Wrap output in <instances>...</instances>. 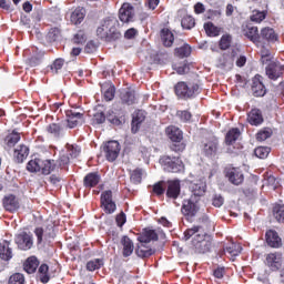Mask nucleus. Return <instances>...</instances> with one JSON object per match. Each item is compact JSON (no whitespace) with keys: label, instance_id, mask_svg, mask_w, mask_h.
<instances>
[{"label":"nucleus","instance_id":"nucleus-13","mask_svg":"<svg viewBox=\"0 0 284 284\" xmlns=\"http://www.w3.org/2000/svg\"><path fill=\"white\" fill-rule=\"evenodd\" d=\"M119 19L122 23H130L134 19V7L130 3H123L119 10Z\"/></svg>","mask_w":284,"mask_h":284},{"label":"nucleus","instance_id":"nucleus-43","mask_svg":"<svg viewBox=\"0 0 284 284\" xmlns=\"http://www.w3.org/2000/svg\"><path fill=\"white\" fill-rule=\"evenodd\" d=\"M102 265H103V260L101 258L91 260L87 263V270H89V272H94L95 270H100Z\"/></svg>","mask_w":284,"mask_h":284},{"label":"nucleus","instance_id":"nucleus-35","mask_svg":"<svg viewBox=\"0 0 284 284\" xmlns=\"http://www.w3.org/2000/svg\"><path fill=\"white\" fill-rule=\"evenodd\" d=\"M37 267H39V260L34 256L29 257L24 263V271L27 274H34Z\"/></svg>","mask_w":284,"mask_h":284},{"label":"nucleus","instance_id":"nucleus-3","mask_svg":"<svg viewBox=\"0 0 284 284\" xmlns=\"http://www.w3.org/2000/svg\"><path fill=\"white\" fill-rule=\"evenodd\" d=\"M57 169V163L54 160H31L27 164L28 172H41V174H52Z\"/></svg>","mask_w":284,"mask_h":284},{"label":"nucleus","instance_id":"nucleus-32","mask_svg":"<svg viewBox=\"0 0 284 284\" xmlns=\"http://www.w3.org/2000/svg\"><path fill=\"white\" fill-rule=\"evenodd\" d=\"M229 181L233 183V185H241L243 183V173L239 169H232L227 173Z\"/></svg>","mask_w":284,"mask_h":284},{"label":"nucleus","instance_id":"nucleus-4","mask_svg":"<svg viewBox=\"0 0 284 284\" xmlns=\"http://www.w3.org/2000/svg\"><path fill=\"white\" fill-rule=\"evenodd\" d=\"M201 93V85L197 83H185L179 82L175 85V94L180 97V99H192V97H196V94Z\"/></svg>","mask_w":284,"mask_h":284},{"label":"nucleus","instance_id":"nucleus-55","mask_svg":"<svg viewBox=\"0 0 284 284\" xmlns=\"http://www.w3.org/2000/svg\"><path fill=\"white\" fill-rule=\"evenodd\" d=\"M105 119L106 121H109V123H112L113 125H121V120L116 118V114L112 110L108 111Z\"/></svg>","mask_w":284,"mask_h":284},{"label":"nucleus","instance_id":"nucleus-64","mask_svg":"<svg viewBox=\"0 0 284 284\" xmlns=\"http://www.w3.org/2000/svg\"><path fill=\"white\" fill-rule=\"evenodd\" d=\"M223 203H224L223 196L215 195L213 197V205H214V207H221L223 205Z\"/></svg>","mask_w":284,"mask_h":284},{"label":"nucleus","instance_id":"nucleus-60","mask_svg":"<svg viewBox=\"0 0 284 284\" xmlns=\"http://www.w3.org/2000/svg\"><path fill=\"white\" fill-rule=\"evenodd\" d=\"M204 30L210 37L216 36V27L212 22L204 23Z\"/></svg>","mask_w":284,"mask_h":284},{"label":"nucleus","instance_id":"nucleus-48","mask_svg":"<svg viewBox=\"0 0 284 284\" xmlns=\"http://www.w3.org/2000/svg\"><path fill=\"white\" fill-rule=\"evenodd\" d=\"M254 154L255 156H257V159H267V156L270 155V148L258 146L255 149Z\"/></svg>","mask_w":284,"mask_h":284},{"label":"nucleus","instance_id":"nucleus-12","mask_svg":"<svg viewBox=\"0 0 284 284\" xmlns=\"http://www.w3.org/2000/svg\"><path fill=\"white\" fill-rule=\"evenodd\" d=\"M67 126L70 129L77 128V125H82V123H84L83 113L78 111H67Z\"/></svg>","mask_w":284,"mask_h":284},{"label":"nucleus","instance_id":"nucleus-19","mask_svg":"<svg viewBox=\"0 0 284 284\" xmlns=\"http://www.w3.org/2000/svg\"><path fill=\"white\" fill-rule=\"evenodd\" d=\"M28 154H30V149L24 144H20L14 150L13 156L17 163H23L28 159Z\"/></svg>","mask_w":284,"mask_h":284},{"label":"nucleus","instance_id":"nucleus-36","mask_svg":"<svg viewBox=\"0 0 284 284\" xmlns=\"http://www.w3.org/2000/svg\"><path fill=\"white\" fill-rule=\"evenodd\" d=\"M99 181H101V176L97 173H89L84 178V186L85 187H94L95 185H99Z\"/></svg>","mask_w":284,"mask_h":284},{"label":"nucleus","instance_id":"nucleus-26","mask_svg":"<svg viewBox=\"0 0 284 284\" xmlns=\"http://www.w3.org/2000/svg\"><path fill=\"white\" fill-rule=\"evenodd\" d=\"M191 192H192V195L191 196H194L195 199H201V196H203V194H205V182L203 181H199L196 183H193L191 184Z\"/></svg>","mask_w":284,"mask_h":284},{"label":"nucleus","instance_id":"nucleus-1","mask_svg":"<svg viewBox=\"0 0 284 284\" xmlns=\"http://www.w3.org/2000/svg\"><path fill=\"white\" fill-rule=\"evenodd\" d=\"M192 236H194L192 243L197 254H205V252H210L212 242L205 240V233L201 232V226H193L184 232V239L186 241H190Z\"/></svg>","mask_w":284,"mask_h":284},{"label":"nucleus","instance_id":"nucleus-16","mask_svg":"<svg viewBox=\"0 0 284 284\" xmlns=\"http://www.w3.org/2000/svg\"><path fill=\"white\" fill-rule=\"evenodd\" d=\"M260 39L268 41V43H276V41H278V34H276V31H274V29L265 27L261 30Z\"/></svg>","mask_w":284,"mask_h":284},{"label":"nucleus","instance_id":"nucleus-54","mask_svg":"<svg viewBox=\"0 0 284 284\" xmlns=\"http://www.w3.org/2000/svg\"><path fill=\"white\" fill-rule=\"evenodd\" d=\"M265 185L271 187V190H276V187H278V180H276L274 175H270L266 180H264L263 187H265Z\"/></svg>","mask_w":284,"mask_h":284},{"label":"nucleus","instance_id":"nucleus-33","mask_svg":"<svg viewBox=\"0 0 284 284\" xmlns=\"http://www.w3.org/2000/svg\"><path fill=\"white\" fill-rule=\"evenodd\" d=\"M161 39H162V43H163V45H165V48H172V45L174 43V33H172L170 31V29H162L161 30Z\"/></svg>","mask_w":284,"mask_h":284},{"label":"nucleus","instance_id":"nucleus-40","mask_svg":"<svg viewBox=\"0 0 284 284\" xmlns=\"http://www.w3.org/2000/svg\"><path fill=\"white\" fill-rule=\"evenodd\" d=\"M239 136H241V131L239 129L230 130L225 138L226 145H232V143H234Z\"/></svg>","mask_w":284,"mask_h":284},{"label":"nucleus","instance_id":"nucleus-57","mask_svg":"<svg viewBox=\"0 0 284 284\" xmlns=\"http://www.w3.org/2000/svg\"><path fill=\"white\" fill-rule=\"evenodd\" d=\"M176 116L181 121H183V123H187V121H190V119H192V113H190V111H178Z\"/></svg>","mask_w":284,"mask_h":284},{"label":"nucleus","instance_id":"nucleus-34","mask_svg":"<svg viewBox=\"0 0 284 284\" xmlns=\"http://www.w3.org/2000/svg\"><path fill=\"white\" fill-rule=\"evenodd\" d=\"M85 19V9L84 8H77L71 13V23H74V26H79L83 20Z\"/></svg>","mask_w":284,"mask_h":284},{"label":"nucleus","instance_id":"nucleus-28","mask_svg":"<svg viewBox=\"0 0 284 284\" xmlns=\"http://www.w3.org/2000/svg\"><path fill=\"white\" fill-rule=\"evenodd\" d=\"M145 121V112L143 111H138L133 114V120H132V128L131 131L133 134H136L139 132V124Z\"/></svg>","mask_w":284,"mask_h":284},{"label":"nucleus","instance_id":"nucleus-10","mask_svg":"<svg viewBox=\"0 0 284 284\" xmlns=\"http://www.w3.org/2000/svg\"><path fill=\"white\" fill-rule=\"evenodd\" d=\"M101 205L105 214H114L116 212V203L112 201V191H104L101 194Z\"/></svg>","mask_w":284,"mask_h":284},{"label":"nucleus","instance_id":"nucleus-63","mask_svg":"<svg viewBox=\"0 0 284 284\" xmlns=\"http://www.w3.org/2000/svg\"><path fill=\"white\" fill-rule=\"evenodd\" d=\"M261 54H262V63L270 61V59H267L270 57V49L262 47Z\"/></svg>","mask_w":284,"mask_h":284},{"label":"nucleus","instance_id":"nucleus-38","mask_svg":"<svg viewBox=\"0 0 284 284\" xmlns=\"http://www.w3.org/2000/svg\"><path fill=\"white\" fill-rule=\"evenodd\" d=\"M226 254L231 255L232 261H234V257L239 256L241 252H243V247L241 244L232 243L225 248Z\"/></svg>","mask_w":284,"mask_h":284},{"label":"nucleus","instance_id":"nucleus-56","mask_svg":"<svg viewBox=\"0 0 284 284\" xmlns=\"http://www.w3.org/2000/svg\"><path fill=\"white\" fill-rule=\"evenodd\" d=\"M63 63H65V61L61 58L54 60V62L51 65V70L54 74H59V70H61V68H63Z\"/></svg>","mask_w":284,"mask_h":284},{"label":"nucleus","instance_id":"nucleus-20","mask_svg":"<svg viewBox=\"0 0 284 284\" xmlns=\"http://www.w3.org/2000/svg\"><path fill=\"white\" fill-rule=\"evenodd\" d=\"M120 99L122 103H126V105H132L136 102V93L134 90L124 89L120 93Z\"/></svg>","mask_w":284,"mask_h":284},{"label":"nucleus","instance_id":"nucleus-53","mask_svg":"<svg viewBox=\"0 0 284 284\" xmlns=\"http://www.w3.org/2000/svg\"><path fill=\"white\" fill-rule=\"evenodd\" d=\"M26 277L21 273H14L9 277V284H24Z\"/></svg>","mask_w":284,"mask_h":284},{"label":"nucleus","instance_id":"nucleus-50","mask_svg":"<svg viewBox=\"0 0 284 284\" xmlns=\"http://www.w3.org/2000/svg\"><path fill=\"white\" fill-rule=\"evenodd\" d=\"M141 176H143V171L141 169H135L131 172V183L139 185L141 183Z\"/></svg>","mask_w":284,"mask_h":284},{"label":"nucleus","instance_id":"nucleus-5","mask_svg":"<svg viewBox=\"0 0 284 284\" xmlns=\"http://www.w3.org/2000/svg\"><path fill=\"white\" fill-rule=\"evenodd\" d=\"M160 164L165 172L179 173L185 170V165L181 158L164 155L160 159Z\"/></svg>","mask_w":284,"mask_h":284},{"label":"nucleus","instance_id":"nucleus-11","mask_svg":"<svg viewBox=\"0 0 284 284\" xmlns=\"http://www.w3.org/2000/svg\"><path fill=\"white\" fill-rule=\"evenodd\" d=\"M284 65L280 64L276 61H271L266 67V75L271 81H276V79H281L283 75Z\"/></svg>","mask_w":284,"mask_h":284},{"label":"nucleus","instance_id":"nucleus-39","mask_svg":"<svg viewBox=\"0 0 284 284\" xmlns=\"http://www.w3.org/2000/svg\"><path fill=\"white\" fill-rule=\"evenodd\" d=\"M266 17L267 11L253 10L250 19L253 23H261L262 21H265Z\"/></svg>","mask_w":284,"mask_h":284},{"label":"nucleus","instance_id":"nucleus-42","mask_svg":"<svg viewBox=\"0 0 284 284\" xmlns=\"http://www.w3.org/2000/svg\"><path fill=\"white\" fill-rule=\"evenodd\" d=\"M48 270H49L48 264H42L39 267L38 274L41 283H48L50 281V276H48Z\"/></svg>","mask_w":284,"mask_h":284},{"label":"nucleus","instance_id":"nucleus-8","mask_svg":"<svg viewBox=\"0 0 284 284\" xmlns=\"http://www.w3.org/2000/svg\"><path fill=\"white\" fill-rule=\"evenodd\" d=\"M103 150L106 161H116L119 159V152H121V144L118 141H109Z\"/></svg>","mask_w":284,"mask_h":284},{"label":"nucleus","instance_id":"nucleus-9","mask_svg":"<svg viewBox=\"0 0 284 284\" xmlns=\"http://www.w3.org/2000/svg\"><path fill=\"white\" fill-rule=\"evenodd\" d=\"M16 244L18 245L19 250H32V245H34L32 234L26 232L19 233L18 235H16Z\"/></svg>","mask_w":284,"mask_h":284},{"label":"nucleus","instance_id":"nucleus-23","mask_svg":"<svg viewBox=\"0 0 284 284\" xmlns=\"http://www.w3.org/2000/svg\"><path fill=\"white\" fill-rule=\"evenodd\" d=\"M121 245L123 256H132V253L134 252V243L132 242V240H130V237L128 236H122Z\"/></svg>","mask_w":284,"mask_h":284},{"label":"nucleus","instance_id":"nucleus-45","mask_svg":"<svg viewBox=\"0 0 284 284\" xmlns=\"http://www.w3.org/2000/svg\"><path fill=\"white\" fill-rule=\"evenodd\" d=\"M6 141L9 148H14V145H17V142L21 141V135H19V133L17 132H13L7 136Z\"/></svg>","mask_w":284,"mask_h":284},{"label":"nucleus","instance_id":"nucleus-25","mask_svg":"<svg viewBox=\"0 0 284 284\" xmlns=\"http://www.w3.org/2000/svg\"><path fill=\"white\" fill-rule=\"evenodd\" d=\"M0 258H2V261H10V258H12V248H10V242L6 240L0 242Z\"/></svg>","mask_w":284,"mask_h":284},{"label":"nucleus","instance_id":"nucleus-47","mask_svg":"<svg viewBox=\"0 0 284 284\" xmlns=\"http://www.w3.org/2000/svg\"><path fill=\"white\" fill-rule=\"evenodd\" d=\"M272 136V129L270 128H264L258 133L256 134V140L257 141H267Z\"/></svg>","mask_w":284,"mask_h":284},{"label":"nucleus","instance_id":"nucleus-41","mask_svg":"<svg viewBox=\"0 0 284 284\" xmlns=\"http://www.w3.org/2000/svg\"><path fill=\"white\" fill-rule=\"evenodd\" d=\"M102 92L104 93L105 101H112L114 99V85L112 84H104L102 87Z\"/></svg>","mask_w":284,"mask_h":284},{"label":"nucleus","instance_id":"nucleus-22","mask_svg":"<svg viewBox=\"0 0 284 284\" xmlns=\"http://www.w3.org/2000/svg\"><path fill=\"white\" fill-rule=\"evenodd\" d=\"M34 234L38 239V243H41V241H43V236L45 240L54 239V236H57V233H54V227H52V226H50L45 231H43V229H41V227H38V229H36Z\"/></svg>","mask_w":284,"mask_h":284},{"label":"nucleus","instance_id":"nucleus-58","mask_svg":"<svg viewBox=\"0 0 284 284\" xmlns=\"http://www.w3.org/2000/svg\"><path fill=\"white\" fill-rule=\"evenodd\" d=\"M221 10H209L206 13V19H210L211 21H217V19H221Z\"/></svg>","mask_w":284,"mask_h":284},{"label":"nucleus","instance_id":"nucleus-6","mask_svg":"<svg viewBox=\"0 0 284 284\" xmlns=\"http://www.w3.org/2000/svg\"><path fill=\"white\" fill-rule=\"evenodd\" d=\"M199 199L195 196H191L189 200H184L182 205V214L187 219V221H192L194 216L199 213Z\"/></svg>","mask_w":284,"mask_h":284},{"label":"nucleus","instance_id":"nucleus-46","mask_svg":"<svg viewBox=\"0 0 284 284\" xmlns=\"http://www.w3.org/2000/svg\"><path fill=\"white\" fill-rule=\"evenodd\" d=\"M273 214L276 219V221H278V223H283L284 221V205H275L273 209Z\"/></svg>","mask_w":284,"mask_h":284},{"label":"nucleus","instance_id":"nucleus-51","mask_svg":"<svg viewBox=\"0 0 284 284\" xmlns=\"http://www.w3.org/2000/svg\"><path fill=\"white\" fill-rule=\"evenodd\" d=\"M232 45V36L230 34H224L222 36L220 40V48L221 50H227Z\"/></svg>","mask_w":284,"mask_h":284},{"label":"nucleus","instance_id":"nucleus-14","mask_svg":"<svg viewBox=\"0 0 284 284\" xmlns=\"http://www.w3.org/2000/svg\"><path fill=\"white\" fill-rule=\"evenodd\" d=\"M165 132L168 138L174 143H181V141H183V131H181L179 126H175V125L168 126Z\"/></svg>","mask_w":284,"mask_h":284},{"label":"nucleus","instance_id":"nucleus-18","mask_svg":"<svg viewBox=\"0 0 284 284\" xmlns=\"http://www.w3.org/2000/svg\"><path fill=\"white\" fill-rule=\"evenodd\" d=\"M135 254H138L140 258H148V256H152V254H154V250L148 246V242L139 241Z\"/></svg>","mask_w":284,"mask_h":284},{"label":"nucleus","instance_id":"nucleus-24","mask_svg":"<svg viewBox=\"0 0 284 284\" xmlns=\"http://www.w3.org/2000/svg\"><path fill=\"white\" fill-rule=\"evenodd\" d=\"M247 122L251 125H261V123H263V113H261V110H251V112L247 114Z\"/></svg>","mask_w":284,"mask_h":284},{"label":"nucleus","instance_id":"nucleus-61","mask_svg":"<svg viewBox=\"0 0 284 284\" xmlns=\"http://www.w3.org/2000/svg\"><path fill=\"white\" fill-rule=\"evenodd\" d=\"M87 38H85V32L79 31L78 33L74 34L73 37V43H85Z\"/></svg>","mask_w":284,"mask_h":284},{"label":"nucleus","instance_id":"nucleus-7","mask_svg":"<svg viewBox=\"0 0 284 284\" xmlns=\"http://www.w3.org/2000/svg\"><path fill=\"white\" fill-rule=\"evenodd\" d=\"M265 265H267L271 272H278L283 267V255L281 253L266 254Z\"/></svg>","mask_w":284,"mask_h":284},{"label":"nucleus","instance_id":"nucleus-29","mask_svg":"<svg viewBox=\"0 0 284 284\" xmlns=\"http://www.w3.org/2000/svg\"><path fill=\"white\" fill-rule=\"evenodd\" d=\"M266 243L270 247H281V237L275 231L266 232Z\"/></svg>","mask_w":284,"mask_h":284},{"label":"nucleus","instance_id":"nucleus-30","mask_svg":"<svg viewBox=\"0 0 284 284\" xmlns=\"http://www.w3.org/2000/svg\"><path fill=\"white\" fill-rule=\"evenodd\" d=\"M159 234H156V231L152 229H145L142 236L138 237V241H141L142 243H151V241H158Z\"/></svg>","mask_w":284,"mask_h":284},{"label":"nucleus","instance_id":"nucleus-52","mask_svg":"<svg viewBox=\"0 0 284 284\" xmlns=\"http://www.w3.org/2000/svg\"><path fill=\"white\" fill-rule=\"evenodd\" d=\"M59 37H61V30H59V28L50 29V31L47 34V39H48V41H50V43L57 41V39H59Z\"/></svg>","mask_w":284,"mask_h":284},{"label":"nucleus","instance_id":"nucleus-62","mask_svg":"<svg viewBox=\"0 0 284 284\" xmlns=\"http://www.w3.org/2000/svg\"><path fill=\"white\" fill-rule=\"evenodd\" d=\"M93 123H97L98 125H101V123H105V113L103 112L94 113Z\"/></svg>","mask_w":284,"mask_h":284},{"label":"nucleus","instance_id":"nucleus-2","mask_svg":"<svg viewBox=\"0 0 284 284\" xmlns=\"http://www.w3.org/2000/svg\"><path fill=\"white\" fill-rule=\"evenodd\" d=\"M97 36L104 41H115L121 37V33L116 30V19L106 18L101 27L97 29Z\"/></svg>","mask_w":284,"mask_h":284},{"label":"nucleus","instance_id":"nucleus-21","mask_svg":"<svg viewBox=\"0 0 284 284\" xmlns=\"http://www.w3.org/2000/svg\"><path fill=\"white\" fill-rule=\"evenodd\" d=\"M252 92L254 97H265V85L261 81V75H255L253 79Z\"/></svg>","mask_w":284,"mask_h":284},{"label":"nucleus","instance_id":"nucleus-44","mask_svg":"<svg viewBox=\"0 0 284 284\" xmlns=\"http://www.w3.org/2000/svg\"><path fill=\"white\" fill-rule=\"evenodd\" d=\"M181 26L185 30H192V28H194V26H196V22L194 21L192 16H184L181 21Z\"/></svg>","mask_w":284,"mask_h":284},{"label":"nucleus","instance_id":"nucleus-31","mask_svg":"<svg viewBox=\"0 0 284 284\" xmlns=\"http://www.w3.org/2000/svg\"><path fill=\"white\" fill-rule=\"evenodd\" d=\"M203 152L206 154V156H215L216 152H219V141L213 140L206 142L204 144Z\"/></svg>","mask_w":284,"mask_h":284},{"label":"nucleus","instance_id":"nucleus-15","mask_svg":"<svg viewBox=\"0 0 284 284\" xmlns=\"http://www.w3.org/2000/svg\"><path fill=\"white\" fill-rule=\"evenodd\" d=\"M3 207L7 210V212H17V210L20 207L19 200L12 194L7 195L3 199Z\"/></svg>","mask_w":284,"mask_h":284},{"label":"nucleus","instance_id":"nucleus-17","mask_svg":"<svg viewBox=\"0 0 284 284\" xmlns=\"http://www.w3.org/2000/svg\"><path fill=\"white\" fill-rule=\"evenodd\" d=\"M179 194H181V182L179 180L169 181L166 196L169 199H179Z\"/></svg>","mask_w":284,"mask_h":284},{"label":"nucleus","instance_id":"nucleus-49","mask_svg":"<svg viewBox=\"0 0 284 284\" xmlns=\"http://www.w3.org/2000/svg\"><path fill=\"white\" fill-rule=\"evenodd\" d=\"M175 53L181 58L190 57V54H192V47L184 44L183 47L175 49Z\"/></svg>","mask_w":284,"mask_h":284},{"label":"nucleus","instance_id":"nucleus-27","mask_svg":"<svg viewBox=\"0 0 284 284\" xmlns=\"http://www.w3.org/2000/svg\"><path fill=\"white\" fill-rule=\"evenodd\" d=\"M244 32L245 37L253 41V43H261V34H258V27L247 26Z\"/></svg>","mask_w":284,"mask_h":284},{"label":"nucleus","instance_id":"nucleus-59","mask_svg":"<svg viewBox=\"0 0 284 284\" xmlns=\"http://www.w3.org/2000/svg\"><path fill=\"white\" fill-rule=\"evenodd\" d=\"M68 152L71 159H77V156L81 154V149L79 146L68 144Z\"/></svg>","mask_w":284,"mask_h":284},{"label":"nucleus","instance_id":"nucleus-37","mask_svg":"<svg viewBox=\"0 0 284 284\" xmlns=\"http://www.w3.org/2000/svg\"><path fill=\"white\" fill-rule=\"evenodd\" d=\"M47 132L51 134V136L59 139V136H63V126L57 123H52L47 126Z\"/></svg>","mask_w":284,"mask_h":284}]
</instances>
